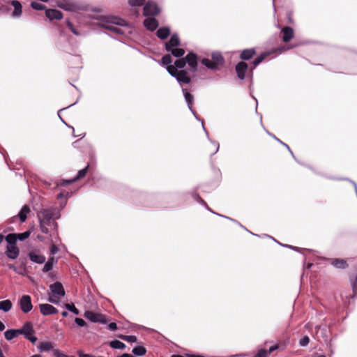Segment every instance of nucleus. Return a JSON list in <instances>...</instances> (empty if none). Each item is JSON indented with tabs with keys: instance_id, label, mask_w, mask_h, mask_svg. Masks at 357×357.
Here are the masks:
<instances>
[{
	"instance_id": "nucleus-58",
	"label": "nucleus",
	"mask_w": 357,
	"mask_h": 357,
	"mask_svg": "<svg viewBox=\"0 0 357 357\" xmlns=\"http://www.w3.org/2000/svg\"><path fill=\"white\" fill-rule=\"evenodd\" d=\"M277 141H278L279 142H280L281 144H282L284 146H286L288 150L290 151V153H291V155H293V153L292 151L290 150L289 146L283 142H282L279 139H278L277 137H275V136L273 137Z\"/></svg>"
},
{
	"instance_id": "nucleus-53",
	"label": "nucleus",
	"mask_w": 357,
	"mask_h": 357,
	"mask_svg": "<svg viewBox=\"0 0 357 357\" xmlns=\"http://www.w3.org/2000/svg\"><path fill=\"white\" fill-rule=\"evenodd\" d=\"M110 331H115L116 329V324L114 322L110 323L108 326Z\"/></svg>"
},
{
	"instance_id": "nucleus-57",
	"label": "nucleus",
	"mask_w": 357,
	"mask_h": 357,
	"mask_svg": "<svg viewBox=\"0 0 357 357\" xmlns=\"http://www.w3.org/2000/svg\"><path fill=\"white\" fill-rule=\"evenodd\" d=\"M278 345H273L272 347H271L268 349V355L272 352H273L274 351H275L276 349H278Z\"/></svg>"
},
{
	"instance_id": "nucleus-60",
	"label": "nucleus",
	"mask_w": 357,
	"mask_h": 357,
	"mask_svg": "<svg viewBox=\"0 0 357 357\" xmlns=\"http://www.w3.org/2000/svg\"><path fill=\"white\" fill-rule=\"evenodd\" d=\"M5 329V325L0 321V331H2Z\"/></svg>"
},
{
	"instance_id": "nucleus-22",
	"label": "nucleus",
	"mask_w": 357,
	"mask_h": 357,
	"mask_svg": "<svg viewBox=\"0 0 357 357\" xmlns=\"http://www.w3.org/2000/svg\"><path fill=\"white\" fill-rule=\"evenodd\" d=\"M18 330H19V334L24 335L25 337L26 336H28L29 335L32 334L33 332V326H32L31 323H30V322L25 323L24 324V326Z\"/></svg>"
},
{
	"instance_id": "nucleus-13",
	"label": "nucleus",
	"mask_w": 357,
	"mask_h": 357,
	"mask_svg": "<svg viewBox=\"0 0 357 357\" xmlns=\"http://www.w3.org/2000/svg\"><path fill=\"white\" fill-rule=\"evenodd\" d=\"M6 254L8 258L15 259L19 256L20 250L16 244L8 245L6 247Z\"/></svg>"
},
{
	"instance_id": "nucleus-19",
	"label": "nucleus",
	"mask_w": 357,
	"mask_h": 357,
	"mask_svg": "<svg viewBox=\"0 0 357 357\" xmlns=\"http://www.w3.org/2000/svg\"><path fill=\"white\" fill-rule=\"evenodd\" d=\"M54 344L52 342H41L38 345V349L40 352H47L54 349Z\"/></svg>"
},
{
	"instance_id": "nucleus-50",
	"label": "nucleus",
	"mask_w": 357,
	"mask_h": 357,
	"mask_svg": "<svg viewBox=\"0 0 357 357\" xmlns=\"http://www.w3.org/2000/svg\"><path fill=\"white\" fill-rule=\"evenodd\" d=\"M53 268V266L50 264V263L46 262L43 266V271L44 273H47L51 271Z\"/></svg>"
},
{
	"instance_id": "nucleus-47",
	"label": "nucleus",
	"mask_w": 357,
	"mask_h": 357,
	"mask_svg": "<svg viewBox=\"0 0 357 357\" xmlns=\"http://www.w3.org/2000/svg\"><path fill=\"white\" fill-rule=\"evenodd\" d=\"M53 353L55 357H69L63 353L61 352L59 349H54ZM70 357H75L74 356H71Z\"/></svg>"
},
{
	"instance_id": "nucleus-1",
	"label": "nucleus",
	"mask_w": 357,
	"mask_h": 357,
	"mask_svg": "<svg viewBox=\"0 0 357 357\" xmlns=\"http://www.w3.org/2000/svg\"><path fill=\"white\" fill-rule=\"evenodd\" d=\"M59 218L60 212L56 207L42 208L37 211L40 229L44 234L57 230L58 225L55 220Z\"/></svg>"
},
{
	"instance_id": "nucleus-62",
	"label": "nucleus",
	"mask_w": 357,
	"mask_h": 357,
	"mask_svg": "<svg viewBox=\"0 0 357 357\" xmlns=\"http://www.w3.org/2000/svg\"><path fill=\"white\" fill-rule=\"evenodd\" d=\"M61 314H62L63 317H66L68 315V313L66 311H63L61 312Z\"/></svg>"
},
{
	"instance_id": "nucleus-25",
	"label": "nucleus",
	"mask_w": 357,
	"mask_h": 357,
	"mask_svg": "<svg viewBox=\"0 0 357 357\" xmlns=\"http://www.w3.org/2000/svg\"><path fill=\"white\" fill-rule=\"evenodd\" d=\"M13 304L10 300H3L0 301V310L7 312L12 308Z\"/></svg>"
},
{
	"instance_id": "nucleus-30",
	"label": "nucleus",
	"mask_w": 357,
	"mask_h": 357,
	"mask_svg": "<svg viewBox=\"0 0 357 357\" xmlns=\"http://www.w3.org/2000/svg\"><path fill=\"white\" fill-rule=\"evenodd\" d=\"M109 345L112 348L116 349H123L126 347L125 344L119 340L111 341Z\"/></svg>"
},
{
	"instance_id": "nucleus-21",
	"label": "nucleus",
	"mask_w": 357,
	"mask_h": 357,
	"mask_svg": "<svg viewBox=\"0 0 357 357\" xmlns=\"http://www.w3.org/2000/svg\"><path fill=\"white\" fill-rule=\"evenodd\" d=\"M29 257L30 260L36 264H42L45 261V257L36 253V252H30L29 253Z\"/></svg>"
},
{
	"instance_id": "nucleus-59",
	"label": "nucleus",
	"mask_w": 357,
	"mask_h": 357,
	"mask_svg": "<svg viewBox=\"0 0 357 357\" xmlns=\"http://www.w3.org/2000/svg\"><path fill=\"white\" fill-rule=\"evenodd\" d=\"M187 357H204L201 355L187 354Z\"/></svg>"
},
{
	"instance_id": "nucleus-18",
	"label": "nucleus",
	"mask_w": 357,
	"mask_h": 357,
	"mask_svg": "<svg viewBox=\"0 0 357 357\" xmlns=\"http://www.w3.org/2000/svg\"><path fill=\"white\" fill-rule=\"evenodd\" d=\"M248 69V65L245 62H239L236 66V71L239 79L245 78V73Z\"/></svg>"
},
{
	"instance_id": "nucleus-2",
	"label": "nucleus",
	"mask_w": 357,
	"mask_h": 357,
	"mask_svg": "<svg viewBox=\"0 0 357 357\" xmlns=\"http://www.w3.org/2000/svg\"><path fill=\"white\" fill-rule=\"evenodd\" d=\"M100 25L117 34L131 36L134 29L124 20L115 16H104L100 20Z\"/></svg>"
},
{
	"instance_id": "nucleus-39",
	"label": "nucleus",
	"mask_w": 357,
	"mask_h": 357,
	"mask_svg": "<svg viewBox=\"0 0 357 357\" xmlns=\"http://www.w3.org/2000/svg\"><path fill=\"white\" fill-rule=\"evenodd\" d=\"M119 337L128 342H137V337L135 335H121Z\"/></svg>"
},
{
	"instance_id": "nucleus-27",
	"label": "nucleus",
	"mask_w": 357,
	"mask_h": 357,
	"mask_svg": "<svg viewBox=\"0 0 357 357\" xmlns=\"http://www.w3.org/2000/svg\"><path fill=\"white\" fill-rule=\"evenodd\" d=\"M19 330L18 329H10L8 330L4 333L5 338L7 340H11L14 337L19 335Z\"/></svg>"
},
{
	"instance_id": "nucleus-10",
	"label": "nucleus",
	"mask_w": 357,
	"mask_h": 357,
	"mask_svg": "<svg viewBox=\"0 0 357 357\" xmlns=\"http://www.w3.org/2000/svg\"><path fill=\"white\" fill-rule=\"evenodd\" d=\"M88 168H89V165H87L86 167H85L82 169H80L78 172L77 176H75L74 178L69 179V180H63L59 183V185H61V186H66L67 185H69V184L76 181L77 180H78L79 178H82L86 176V173H87ZM57 185H59V183Z\"/></svg>"
},
{
	"instance_id": "nucleus-51",
	"label": "nucleus",
	"mask_w": 357,
	"mask_h": 357,
	"mask_svg": "<svg viewBox=\"0 0 357 357\" xmlns=\"http://www.w3.org/2000/svg\"><path fill=\"white\" fill-rule=\"evenodd\" d=\"M57 261L56 259H55L54 257H51L47 260V263H50L52 266H54V264H56Z\"/></svg>"
},
{
	"instance_id": "nucleus-8",
	"label": "nucleus",
	"mask_w": 357,
	"mask_h": 357,
	"mask_svg": "<svg viewBox=\"0 0 357 357\" xmlns=\"http://www.w3.org/2000/svg\"><path fill=\"white\" fill-rule=\"evenodd\" d=\"M160 9L158 6L151 1L147 2L144 7V15L145 16H153L158 14Z\"/></svg>"
},
{
	"instance_id": "nucleus-29",
	"label": "nucleus",
	"mask_w": 357,
	"mask_h": 357,
	"mask_svg": "<svg viewBox=\"0 0 357 357\" xmlns=\"http://www.w3.org/2000/svg\"><path fill=\"white\" fill-rule=\"evenodd\" d=\"M332 265L338 268H344L347 267V264L345 260L344 259H334L332 261Z\"/></svg>"
},
{
	"instance_id": "nucleus-15",
	"label": "nucleus",
	"mask_w": 357,
	"mask_h": 357,
	"mask_svg": "<svg viewBox=\"0 0 357 357\" xmlns=\"http://www.w3.org/2000/svg\"><path fill=\"white\" fill-rule=\"evenodd\" d=\"M10 3L13 6L14 10L13 11L11 16L13 18H19L22 14V6L21 3L17 0H13Z\"/></svg>"
},
{
	"instance_id": "nucleus-28",
	"label": "nucleus",
	"mask_w": 357,
	"mask_h": 357,
	"mask_svg": "<svg viewBox=\"0 0 357 357\" xmlns=\"http://www.w3.org/2000/svg\"><path fill=\"white\" fill-rule=\"evenodd\" d=\"M255 53L254 49H247L243 50L241 54V58L243 60L250 59Z\"/></svg>"
},
{
	"instance_id": "nucleus-38",
	"label": "nucleus",
	"mask_w": 357,
	"mask_h": 357,
	"mask_svg": "<svg viewBox=\"0 0 357 357\" xmlns=\"http://www.w3.org/2000/svg\"><path fill=\"white\" fill-rule=\"evenodd\" d=\"M64 307L75 314H79V311L75 307L73 303H66Z\"/></svg>"
},
{
	"instance_id": "nucleus-20",
	"label": "nucleus",
	"mask_w": 357,
	"mask_h": 357,
	"mask_svg": "<svg viewBox=\"0 0 357 357\" xmlns=\"http://www.w3.org/2000/svg\"><path fill=\"white\" fill-rule=\"evenodd\" d=\"M144 25L148 30L153 31L158 26V22L153 17H146L144 21Z\"/></svg>"
},
{
	"instance_id": "nucleus-52",
	"label": "nucleus",
	"mask_w": 357,
	"mask_h": 357,
	"mask_svg": "<svg viewBox=\"0 0 357 357\" xmlns=\"http://www.w3.org/2000/svg\"><path fill=\"white\" fill-rule=\"evenodd\" d=\"M8 266L9 268L13 270L15 273H17L18 274H22V273H20L18 271V268L15 266H14L13 264H9Z\"/></svg>"
},
{
	"instance_id": "nucleus-54",
	"label": "nucleus",
	"mask_w": 357,
	"mask_h": 357,
	"mask_svg": "<svg viewBox=\"0 0 357 357\" xmlns=\"http://www.w3.org/2000/svg\"><path fill=\"white\" fill-rule=\"evenodd\" d=\"M26 338L30 340L32 343H34L37 340L36 337L31 335V334L26 336Z\"/></svg>"
},
{
	"instance_id": "nucleus-63",
	"label": "nucleus",
	"mask_w": 357,
	"mask_h": 357,
	"mask_svg": "<svg viewBox=\"0 0 357 357\" xmlns=\"http://www.w3.org/2000/svg\"><path fill=\"white\" fill-rule=\"evenodd\" d=\"M64 197V194L63 193H59L58 195H57V198L58 199H61Z\"/></svg>"
},
{
	"instance_id": "nucleus-64",
	"label": "nucleus",
	"mask_w": 357,
	"mask_h": 357,
	"mask_svg": "<svg viewBox=\"0 0 357 357\" xmlns=\"http://www.w3.org/2000/svg\"><path fill=\"white\" fill-rule=\"evenodd\" d=\"M171 357H183V356H181V355H172Z\"/></svg>"
},
{
	"instance_id": "nucleus-32",
	"label": "nucleus",
	"mask_w": 357,
	"mask_h": 357,
	"mask_svg": "<svg viewBox=\"0 0 357 357\" xmlns=\"http://www.w3.org/2000/svg\"><path fill=\"white\" fill-rule=\"evenodd\" d=\"M169 52H172V54L175 57H181L183 56L185 54V50L182 48L174 47Z\"/></svg>"
},
{
	"instance_id": "nucleus-3",
	"label": "nucleus",
	"mask_w": 357,
	"mask_h": 357,
	"mask_svg": "<svg viewBox=\"0 0 357 357\" xmlns=\"http://www.w3.org/2000/svg\"><path fill=\"white\" fill-rule=\"evenodd\" d=\"M166 69L172 77L176 79L180 85L189 84L190 82V77L186 70H176L173 66H168L166 67Z\"/></svg>"
},
{
	"instance_id": "nucleus-26",
	"label": "nucleus",
	"mask_w": 357,
	"mask_h": 357,
	"mask_svg": "<svg viewBox=\"0 0 357 357\" xmlns=\"http://www.w3.org/2000/svg\"><path fill=\"white\" fill-rule=\"evenodd\" d=\"M170 33V30L168 27H162L157 31V36L163 40L167 38Z\"/></svg>"
},
{
	"instance_id": "nucleus-41",
	"label": "nucleus",
	"mask_w": 357,
	"mask_h": 357,
	"mask_svg": "<svg viewBox=\"0 0 357 357\" xmlns=\"http://www.w3.org/2000/svg\"><path fill=\"white\" fill-rule=\"evenodd\" d=\"M351 284L354 296H357V272L354 278L352 279Z\"/></svg>"
},
{
	"instance_id": "nucleus-14",
	"label": "nucleus",
	"mask_w": 357,
	"mask_h": 357,
	"mask_svg": "<svg viewBox=\"0 0 357 357\" xmlns=\"http://www.w3.org/2000/svg\"><path fill=\"white\" fill-rule=\"evenodd\" d=\"M186 63L188 64L190 70L192 72H195L197 69V55L194 53H189L185 57Z\"/></svg>"
},
{
	"instance_id": "nucleus-17",
	"label": "nucleus",
	"mask_w": 357,
	"mask_h": 357,
	"mask_svg": "<svg viewBox=\"0 0 357 357\" xmlns=\"http://www.w3.org/2000/svg\"><path fill=\"white\" fill-rule=\"evenodd\" d=\"M180 40L176 34L172 35L170 40L165 43L167 51H170L172 48L176 47L179 45Z\"/></svg>"
},
{
	"instance_id": "nucleus-61",
	"label": "nucleus",
	"mask_w": 357,
	"mask_h": 357,
	"mask_svg": "<svg viewBox=\"0 0 357 357\" xmlns=\"http://www.w3.org/2000/svg\"><path fill=\"white\" fill-rule=\"evenodd\" d=\"M284 247H287V248H290L294 249V250H298V248H296V247H294V246H292V245H284Z\"/></svg>"
},
{
	"instance_id": "nucleus-24",
	"label": "nucleus",
	"mask_w": 357,
	"mask_h": 357,
	"mask_svg": "<svg viewBox=\"0 0 357 357\" xmlns=\"http://www.w3.org/2000/svg\"><path fill=\"white\" fill-rule=\"evenodd\" d=\"M30 209L27 205H24L19 213L17 214V217L20 218V220L23 222L26 220L27 215L29 213Z\"/></svg>"
},
{
	"instance_id": "nucleus-5",
	"label": "nucleus",
	"mask_w": 357,
	"mask_h": 357,
	"mask_svg": "<svg viewBox=\"0 0 357 357\" xmlns=\"http://www.w3.org/2000/svg\"><path fill=\"white\" fill-rule=\"evenodd\" d=\"M56 5L60 8L67 11H77L81 8V6L74 0H59Z\"/></svg>"
},
{
	"instance_id": "nucleus-45",
	"label": "nucleus",
	"mask_w": 357,
	"mask_h": 357,
	"mask_svg": "<svg viewBox=\"0 0 357 357\" xmlns=\"http://www.w3.org/2000/svg\"><path fill=\"white\" fill-rule=\"evenodd\" d=\"M29 235H30V232L29 231H24L23 233L18 234H17V238L20 241H24L26 238H27L29 236Z\"/></svg>"
},
{
	"instance_id": "nucleus-23",
	"label": "nucleus",
	"mask_w": 357,
	"mask_h": 357,
	"mask_svg": "<svg viewBox=\"0 0 357 357\" xmlns=\"http://www.w3.org/2000/svg\"><path fill=\"white\" fill-rule=\"evenodd\" d=\"M283 36L282 39L284 42H289L294 37V30L289 26H286L282 29Z\"/></svg>"
},
{
	"instance_id": "nucleus-49",
	"label": "nucleus",
	"mask_w": 357,
	"mask_h": 357,
	"mask_svg": "<svg viewBox=\"0 0 357 357\" xmlns=\"http://www.w3.org/2000/svg\"><path fill=\"white\" fill-rule=\"evenodd\" d=\"M75 322L81 327H84L86 325L85 321L81 318H75Z\"/></svg>"
},
{
	"instance_id": "nucleus-31",
	"label": "nucleus",
	"mask_w": 357,
	"mask_h": 357,
	"mask_svg": "<svg viewBox=\"0 0 357 357\" xmlns=\"http://www.w3.org/2000/svg\"><path fill=\"white\" fill-rule=\"evenodd\" d=\"M132 352L136 356H143L146 353V349L143 346H137L132 349Z\"/></svg>"
},
{
	"instance_id": "nucleus-12",
	"label": "nucleus",
	"mask_w": 357,
	"mask_h": 357,
	"mask_svg": "<svg viewBox=\"0 0 357 357\" xmlns=\"http://www.w3.org/2000/svg\"><path fill=\"white\" fill-rule=\"evenodd\" d=\"M50 289L51 291L50 293L53 294H56L59 296H65V290L62 284L59 282H56L50 285Z\"/></svg>"
},
{
	"instance_id": "nucleus-55",
	"label": "nucleus",
	"mask_w": 357,
	"mask_h": 357,
	"mask_svg": "<svg viewBox=\"0 0 357 357\" xmlns=\"http://www.w3.org/2000/svg\"><path fill=\"white\" fill-rule=\"evenodd\" d=\"M211 143L213 144V145L215 147V151L213 153V154H214V153H217L219 149V144H218V142H215V141H211Z\"/></svg>"
},
{
	"instance_id": "nucleus-48",
	"label": "nucleus",
	"mask_w": 357,
	"mask_h": 357,
	"mask_svg": "<svg viewBox=\"0 0 357 357\" xmlns=\"http://www.w3.org/2000/svg\"><path fill=\"white\" fill-rule=\"evenodd\" d=\"M310 342V339L307 336H304L299 342V344L301 346V347H305L306 345H307V344L309 343Z\"/></svg>"
},
{
	"instance_id": "nucleus-16",
	"label": "nucleus",
	"mask_w": 357,
	"mask_h": 357,
	"mask_svg": "<svg viewBox=\"0 0 357 357\" xmlns=\"http://www.w3.org/2000/svg\"><path fill=\"white\" fill-rule=\"evenodd\" d=\"M46 17L50 20H61L63 17L62 13L56 9H47L45 12Z\"/></svg>"
},
{
	"instance_id": "nucleus-33",
	"label": "nucleus",
	"mask_w": 357,
	"mask_h": 357,
	"mask_svg": "<svg viewBox=\"0 0 357 357\" xmlns=\"http://www.w3.org/2000/svg\"><path fill=\"white\" fill-rule=\"evenodd\" d=\"M62 296H59L56 294H53L52 293H48V298H47V301L51 303H54V304H58L60 301V298H61Z\"/></svg>"
},
{
	"instance_id": "nucleus-37",
	"label": "nucleus",
	"mask_w": 357,
	"mask_h": 357,
	"mask_svg": "<svg viewBox=\"0 0 357 357\" xmlns=\"http://www.w3.org/2000/svg\"><path fill=\"white\" fill-rule=\"evenodd\" d=\"M172 62V56L169 54H166L162 56L161 63L162 65L167 66H172L171 63Z\"/></svg>"
},
{
	"instance_id": "nucleus-35",
	"label": "nucleus",
	"mask_w": 357,
	"mask_h": 357,
	"mask_svg": "<svg viewBox=\"0 0 357 357\" xmlns=\"http://www.w3.org/2000/svg\"><path fill=\"white\" fill-rule=\"evenodd\" d=\"M269 52H264L257 56L253 61L254 68L257 66L269 54Z\"/></svg>"
},
{
	"instance_id": "nucleus-43",
	"label": "nucleus",
	"mask_w": 357,
	"mask_h": 357,
	"mask_svg": "<svg viewBox=\"0 0 357 357\" xmlns=\"http://www.w3.org/2000/svg\"><path fill=\"white\" fill-rule=\"evenodd\" d=\"M145 0H128L129 4L131 6H139L144 3Z\"/></svg>"
},
{
	"instance_id": "nucleus-6",
	"label": "nucleus",
	"mask_w": 357,
	"mask_h": 357,
	"mask_svg": "<svg viewBox=\"0 0 357 357\" xmlns=\"http://www.w3.org/2000/svg\"><path fill=\"white\" fill-rule=\"evenodd\" d=\"M18 306L22 312L26 314L32 310L33 305L31 303V298L29 295L22 296L17 302Z\"/></svg>"
},
{
	"instance_id": "nucleus-36",
	"label": "nucleus",
	"mask_w": 357,
	"mask_h": 357,
	"mask_svg": "<svg viewBox=\"0 0 357 357\" xmlns=\"http://www.w3.org/2000/svg\"><path fill=\"white\" fill-rule=\"evenodd\" d=\"M17 239L16 234H10L6 237V241L8 243V245L16 244Z\"/></svg>"
},
{
	"instance_id": "nucleus-9",
	"label": "nucleus",
	"mask_w": 357,
	"mask_h": 357,
	"mask_svg": "<svg viewBox=\"0 0 357 357\" xmlns=\"http://www.w3.org/2000/svg\"><path fill=\"white\" fill-rule=\"evenodd\" d=\"M183 96L185 97V101H186V102L188 104V108L192 112V114L196 117V119L200 121V119L197 118V116H196L195 112H194V110L192 108V102H193V96L185 89H183ZM201 121H202V128L204 130L206 134L208 135V132L206 131V128H204V121L201 120Z\"/></svg>"
},
{
	"instance_id": "nucleus-4",
	"label": "nucleus",
	"mask_w": 357,
	"mask_h": 357,
	"mask_svg": "<svg viewBox=\"0 0 357 357\" xmlns=\"http://www.w3.org/2000/svg\"><path fill=\"white\" fill-rule=\"evenodd\" d=\"M224 62L223 57L220 52H213L212 54V60L203 59L202 63L209 69H215L219 65Z\"/></svg>"
},
{
	"instance_id": "nucleus-46",
	"label": "nucleus",
	"mask_w": 357,
	"mask_h": 357,
	"mask_svg": "<svg viewBox=\"0 0 357 357\" xmlns=\"http://www.w3.org/2000/svg\"><path fill=\"white\" fill-rule=\"evenodd\" d=\"M268 352L266 350L261 349L254 356V357H267Z\"/></svg>"
},
{
	"instance_id": "nucleus-56",
	"label": "nucleus",
	"mask_w": 357,
	"mask_h": 357,
	"mask_svg": "<svg viewBox=\"0 0 357 357\" xmlns=\"http://www.w3.org/2000/svg\"><path fill=\"white\" fill-rule=\"evenodd\" d=\"M77 354H78V356L79 357H93V356L91 355H89V354H84L82 351H79L77 352Z\"/></svg>"
},
{
	"instance_id": "nucleus-42",
	"label": "nucleus",
	"mask_w": 357,
	"mask_h": 357,
	"mask_svg": "<svg viewBox=\"0 0 357 357\" xmlns=\"http://www.w3.org/2000/svg\"><path fill=\"white\" fill-rule=\"evenodd\" d=\"M51 242L52 243V245L50 246V252L51 255H54L58 252L59 248L56 246V245H55L54 243V240L52 238L51 239Z\"/></svg>"
},
{
	"instance_id": "nucleus-44",
	"label": "nucleus",
	"mask_w": 357,
	"mask_h": 357,
	"mask_svg": "<svg viewBox=\"0 0 357 357\" xmlns=\"http://www.w3.org/2000/svg\"><path fill=\"white\" fill-rule=\"evenodd\" d=\"M66 24H67V26L70 29V30L76 36H79V33L77 31L76 29H75L73 24L69 21V20H67L66 21Z\"/></svg>"
},
{
	"instance_id": "nucleus-11",
	"label": "nucleus",
	"mask_w": 357,
	"mask_h": 357,
	"mask_svg": "<svg viewBox=\"0 0 357 357\" xmlns=\"http://www.w3.org/2000/svg\"><path fill=\"white\" fill-rule=\"evenodd\" d=\"M39 308L40 313L44 316L54 314L58 312V310L50 304H40Z\"/></svg>"
},
{
	"instance_id": "nucleus-40",
	"label": "nucleus",
	"mask_w": 357,
	"mask_h": 357,
	"mask_svg": "<svg viewBox=\"0 0 357 357\" xmlns=\"http://www.w3.org/2000/svg\"><path fill=\"white\" fill-rule=\"evenodd\" d=\"M31 6L35 9V10H44L45 8V6L40 3H38V2H32L31 3Z\"/></svg>"
},
{
	"instance_id": "nucleus-34",
	"label": "nucleus",
	"mask_w": 357,
	"mask_h": 357,
	"mask_svg": "<svg viewBox=\"0 0 357 357\" xmlns=\"http://www.w3.org/2000/svg\"><path fill=\"white\" fill-rule=\"evenodd\" d=\"M185 65H186L185 59V58H182V59L176 60L174 63V66H173L175 68V69L178 70V69L183 68L185 66Z\"/></svg>"
},
{
	"instance_id": "nucleus-7",
	"label": "nucleus",
	"mask_w": 357,
	"mask_h": 357,
	"mask_svg": "<svg viewBox=\"0 0 357 357\" xmlns=\"http://www.w3.org/2000/svg\"><path fill=\"white\" fill-rule=\"evenodd\" d=\"M84 316L85 318L94 323L106 324L107 321L106 316L89 310L86 311Z\"/></svg>"
}]
</instances>
